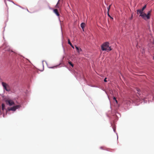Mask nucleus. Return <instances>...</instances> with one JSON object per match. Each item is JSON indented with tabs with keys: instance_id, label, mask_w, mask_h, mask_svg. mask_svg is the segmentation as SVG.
Wrapping results in <instances>:
<instances>
[{
	"instance_id": "21",
	"label": "nucleus",
	"mask_w": 154,
	"mask_h": 154,
	"mask_svg": "<svg viewBox=\"0 0 154 154\" xmlns=\"http://www.w3.org/2000/svg\"><path fill=\"white\" fill-rule=\"evenodd\" d=\"M154 44V42H153V44Z\"/></svg>"
},
{
	"instance_id": "20",
	"label": "nucleus",
	"mask_w": 154,
	"mask_h": 154,
	"mask_svg": "<svg viewBox=\"0 0 154 154\" xmlns=\"http://www.w3.org/2000/svg\"><path fill=\"white\" fill-rule=\"evenodd\" d=\"M133 15L132 14V15H131V19H132L133 18Z\"/></svg>"
},
{
	"instance_id": "13",
	"label": "nucleus",
	"mask_w": 154,
	"mask_h": 154,
	"mask_svg": "<svg viewBox=\"0 0 154 154\" xmlns=\"http://www.w3.org/2000/svg\"><path fill=\"white\" fill-rule=\"evenodd\" d=\"M146 7V5H145L144 7H143L142 9H141V10L143 11V10Z\"/></svg>"
},
{
	"instance_id": "10",
	"label": "nucleus",
	"mask_w": 154,
	"mask_h": 154,
	"mask_svg": "<svg viewBox=\"0 0 154 154\" xmlns=\"http://www.w3.org/2000/svg\"><path fill=\"white\" fill-rule=\"evenodd\" d=\"M68 44H69V45H70L71 46V47L73 48H74V47H73V46L72 45V44H71V43L70 41V40L69 39H68Z\"/></svg>"
},
{
	"instance_id": "4",
	"label": "nucleus",
	"mask_w": 154,
	"mask_h": 154,
	"mask_svg": "<svg viewBox=\"0 0 154 154\" xmlns=\"http://www.w3.org/2000/svg\"><path fill=\"white\" fill-rule=\"evenodd\" d=\"M6 103L9 105L10 106H12L14 104V102L11 100L8 99L6 100L5 101Z\"/></svg>"
},
{
	"instance_id": "15",
	"label": "nucleus",
	"mask_w": 154,
	"mask_h": 154,
	"mask_svg": "<svg viewBox=\"0 0 154 154\" xmlns=\"http://www.w3.org/2000/svg\"><path fill=\"white\" fill-rule=\"evenodd\" d=\"M113 100H115L117 103V101L116 100V98L115 97H114L113 98Z\"/></svg>"
},
{
	"instance_id": "8",
	"label": "nucleus",
	"mask_w": 154,
	"mask_h": 154,
	"mask_svg": "<svg viewBox=\"0 0 154 154\" xmlns=\"http://www.w3.org/2000/svg\"><path fill=\"white\" fill-rule=\"evenodd\" d=\"M75 47L77 51L79 53L80 51H82V49L81 48H79L76 46H75Z\"/></svg>"
},
{
	"instance_id": "1",
	"label": "nucleus",
	"mask_w": 154,
	"mask_h": 154,
	"mask_svg": "<svg viewBox=\"0 0 154 154\" xmlns=\"http://www.w3.org/2000/svg\"><path fill=\"white\" fill-rule=\"evenodd\" d=\"M101 49L103 51H108L112 50V49L109 46V43L106 42L104 43L101 46Z\"/></svg>"
},
{
	"instance_id": "7",
	"label": "nucleus",
	"mask_w": 154,
	"mask_h": 154,
	"mask_svg": "<svg viewBox=\"0 0 154 154\" xmlns=\"http://www.w3.org/2000/svg\"><path fill=\"white\" fill-rule=\"evenodd\" d=\"M139 13L140 14V15H142L143 13V11H142L141 9H138L137 10V14H138Z\"/></svg>"
},
{
	"instance_id": "18",
	"label": "nucleus",
	"mask_w": 154,
	"mask_h": 154,
	"mask_svg": "<svg viewBox=\"0 0 154 154\" xmlns=\"http://www.w3.org/2000/svg\"><path fill=\"white\" fill-rule=\"evenodd\" d=\"M104 81L105 82H107L106 78H105V79L104 80Z\"/></svg>"
},
{
	"instance_id": "3",
	"label": "nucleus",
	"mask_w": 154,
	"mask_h": 154,
	"mask_svg": "<svg viewBox=\"0 0 154 154\" xmlns=\"http://www.w3.org/2000/svg\"><path fill=\"white\" fill-rule=\"evenodd\" d=\"M2 85L3 86L4 88L7 91H10V88L9 86L6 83L2 82Z\"/></svg>"
},
{
	"instance_id": "14",
	"label": "nucleus",
	"mask_w": 154,
	"mask_h": 154,
	"mask_svg": "<svg viewBox=\"0 0 154 154\" xmlns=\"http://www.w3.org/2000/svg\"><path fill=\"white\" fill-rule=\"evenodd\" d=\"M4 107H5L4 104H2V109L3 110L4 109Z\"/></svg>"
},
{
	"instance_id": "12",
	"label": "nucleus",
	"mask_w": 154,
	"mask_h": 154,
	"mask_svg": "<svg viewBox=\"0 0 154 154\" xmlns=\"http://www.w3.org/2000/svg\"><path fill=\"white\" fill-rule=\"evenodd\" d=\"M111 5H109V7H108V8H107V9H108L107 12H109L110 9V7L111 6Z\"/></svg>"
},
{
	"instance_id": "11",
	"label": "nucleus",
	"mask_w": 154,
	"mask_h": 154,
	"mask_svg": "<svg viewBox=\"0 0 154 154\" xmlns=\"http://www.w3.org/2000/svg\"><path fill=\"white\" fill-rule=\"evenodd\" d=\"M68 63L70 64L72 67L74 66V65L70 61H68Z\"/></svg>"
},
{
	"instance_id": "19",
	"label": "nucleus",
	"mask_w": 154,
	"mask_h": 154,
	"mask_svg": "<svg viewBox=\"0 0 154 154\" xmlns=\"http://www.w3.org/2000/svg\"><path fill=\"white\" fill-rule=\"evenodd\" d=\"M108 16L110 17V18H111L112 19V17H111L110 16V15H109V12H108Z\"/></svg>"
},
{
	"instance_id": "22",
	"label": "nucleus",
	"mask_w": 154,
	"mask_h": 154,
	"mask_svg": "<svg viewBox=\"0 0 154 154\" xmlns=\"http://www.w3.org/2000/svg\"><path fill=\"white\" fill-rule=\"evenodd\" d=\"M11 52H13V51H11Z\"/></svg>"
},
{
	"instance_id": "17",
	"label": "nucleus",
	"mask_w": 154,
	"mask_h": 154,
	"mask_svg": "<svg viewBox=\"0 0 154 154\" xmlns=\"http://www.w3.org/2000/svg\"><path fill=\"white\" fill-rule=\"evenodd\" d=\"M136 91H137L138 92H139L140 91V90L138 88L137 89H136Z\"/></svg>"
},
{
	"instance_id": "5",
	"label": "nucleus",
	"mask_w": 154,
	"mask_h": 154,
	"mask_svg": "<svg viewBox=\"0 0 154 154\" xmlns=\"http://www.w3.org/2000/svg\"><path fill=\"white\" fill-rule=\"evenodd\" d=\"M20 105H16L15 106H14L12 107H11L10 108H8V110L10 111L12 110L13 111H15L16 110L20 107Z\"/></svg>"
},
{
	"instance_id": "2",
	"label": "nucleus",
	"mask_w": 154,
	"mask_h": 154,
	"mask_svg": "<svg viewBox=\"0 0 154 154\" xmlns=\"http://www.w3.org/2000/svg\"><path fill=\"white\" fill-rule=\"evenodd\" d=\"M151 12V11H149L148 12L147 14L143 13L142 15H140V16L144 20H147L150 19Z\"/></svg>"
},
{
	"instance_id": "9",
	"label": "nucleus",
	"mask_w": 154,
	"mask_h": 154,
	"mask_svg": "<svg viewBox=\"0 0 154 154\" xmlns=\"http://www.w3.org/2000/svg\"><path fill=\"white\" fill-rule=\"evenodd\" d=\"M85 23H82L81 24V26L83 29L85 27Z\"/></svg>"
},
{
	"instance_id": "6",
	"label": "nucleus",
	"mask_w": 154,
	"mask_h": 154,
	"mask_svg": "<svg viewBox=\"0 0 154 154\" xmlns=\"http://www.w3.org/2000/svg\"><path fill=\"white\" fill-rule=\"evenodd\" d=\"M53 12L57 16H59L60 15L57 9H54Z\"/></svg>"
},
{
	"instance_id": "16",
	"label": "nucleus",
	"mask_w": 154,
	"mask_h": 154,
	"mask_svg": "<svg viewBox=\"0 0 154 154\" xmlns=\"http://www.w3.org/2000/svg\"><path fill=\"white\" fill-rule=\"evenodd\" d=\"M59 1L58 2H57V5H56V8H58V4L59 3Z\"/></svg>"
}]
</instances>
